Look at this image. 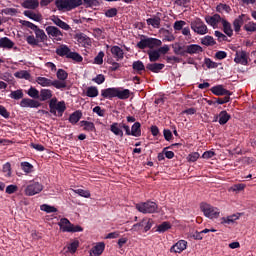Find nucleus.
Masks as SVG:
<instances>
[{
    "mask_svg": "<svg viewBox=\"0 0 256 256\" xmlns=\"http://www.w3.org/2000/svg\"><path fill=\"white\" fill-rule=\"evenodd\" d=\"M101 97L103 99H129L131 97V90L129 89H124L122 87H112V88H106L101 90Z\"/></svg>",
    "mask_w": 256,
    "mask_h": 256,
    "instance_id": "f257e3e1",
    "label": "nucleus"
},
{
    "mask_svg": "<svg viewBox=\"0 0 256 256\" xmlns=\"http://www.w3.org/2000/svg\"><path fill=\"white\" fill-rule=\"evenodd\" d=\"M56 55L59 57H66V59H72V61H75V63L83 62V56L77 52L71 51V48L65 44L60 45L56 49Z\"/></svg>",
    "mask_w": 256,
    "mask_h": 256,
    "instance_id": "f03ea898",
    "label": "nucleus"
},
{
    "mask_svg": "<svg viewBox=\"0 0 256 256\" xmlns=\"http://www.w3.org/2000/svg\"><path fill=\"white\" fill-rule=\"evenodd\" d=\"M161 45H163V42H161V40L157 38H149L145 35H142L136 47L138 49H155V47H161Z\"/></svg>",
    "mask_w": 256,
    "mask_h": 256,
    "instance_id": "7ed1b4c3",
    "label": "nucleus"
},
{
    "mask_svg": "<svg viewBox=\"0 0 256 256\" xmlns=\"http://www.w3.org/2000/svg\"><path fill=\"white\" fill-rule=\"evenodd\" d=\"M55 5L58 11H73V9H77V7H81L83 5V0H56Z\"/></svg>",
    "mask_w": 256,
    "mask_h": 256,
    "instance_id": "20e7f679",
    "label": "nucleus"
},
{
    "mask_svg": "<svg viewBox=\"0 0 256 256\" xmlns=\"http://www.w3.org/2000/svg\"><path fill=\"white\" fill-rule=\"evenodd\" d=\"M200 210L208 219H219V217H221V210L211 204L202 202L200 204Z\"/></svg>",
    "mask_w": 256,
    "mask_h": 256,
    "instance_id": "39448f33",
    "label": "nucleus"
},
{
    "mask_svg": "<svg viewBox=\"0 0 256 256\" xmlns=\"http://www.w3.org/2000/svg\"><path fill=\"white\" fill-rule=\"evenodd\" d=\"M58 225L63 233H81L83 231V227L73 225L67 218H61Z\"/></svg>",
    "mask_w": 256,
    "mask_h": 256,
    "instance_id": "423d86ee",
    "label": "nucleus"
},
{
    "mask_svg": "<svg viewBox=\"0 0 256 256\" xmlns=\"http://www.w3.org/2000/svg\"><path fill=\"white\" fill-rule=\"evenodd\" d=\"M137 211L139 213H143L144 215H147V213H157L158 205L157 203L148 200L146 202H140L135 205Z\"/></svg>",
    "mask_w": 256,
    "mask_h": 256,
    "instance_id": "0eeeda50",
    "label": "nucleus"
},
{
    "mask_svg": "<svg viewBox=\"0 0 256 256\" xmlns=\"http://www.w3.org/2000/svg\"><path fill=\"white\" fill-rule=\"evenodd\" d=\"M190 27L194 33L197 35H207L209 33V28L205 25V22L201 18H195L190 22Z\"/></svg>",
    "mask_w": 256,
    "mask_h": 256,
    "instance_id": "6e6552de",
    "label": "nucleus"
},
{
    "mask_svg": "<svg viewBox=\"0 0 256 256\" xmlns=\"http://www.w3.org/2000/svg\"><path fill=\"white\" fill-rule=\"evenodd\" d=\"M43 191V184L39 182H31L26 188H25V195L28 197H33V195H37Z\"/></svg>",
    "mask_w": 256,
    "mask_h": 256,
    "instance_id": "1a4fd4ad",
    "label": "nucleus"
},
{
    "mask_svg": "<svg viewBox=\"0 0 256 256\" xmlns=\"http://www.w3.org/2000/svg\"><path fill=\"white\" fill-rule=\"evenodd\" d=\"M151 227H153V219L144 218L141 222L134 224L132 229L134 231H141V229H144V232L147 233Z\"/></svg>",
    "mask_w": 256,
    "mask_h": 256,
    "instance_id": "9d476101",
    "label": "nucleus"
},
{
    "mask_svg": "<svg viewBox=\"0 0 256 256\" xmlns=\"http://www.w3.org/2000/svg\"><path fill=\"white\" fill-rule=\"evenodd\" d=\"M247 21H251V18L247 14H241L233 21V27L235 33H239L241 31V27H243L244 23Z\"/></svg>",
    "mask_w": 256,
    "mask_h": 256,
    "instance_id": "9b49d317",
    "label": "nucleus"
},
{
    "mask_svg": "<svg viewBox=\"0 0 256 256\" xmlns=\"http://www.w3.org/2000/svg\"><path fill=\"white\" fill-rule=\"evenodd\" d=\"M49 37H53L56 41H63V32L55 26H47L45 29Z\"/></svg>",
    "mask_w": 256,
    "mask_h": 256,
    "instance_id": "f8f14e48",
    "label": "nucleus"
},
{
    "mask_svg": "<svg viewBox=\"0 0 256 256\" xmlns=\"http://www.w3.org/2000/svg\"><path fill=\"white\" fill-rule=\"evenodd\" d=\"M223 19L224 18H222L219 14L205 16L206 23L214 29H217L219 27V23H222Z\"/></svg>",
    "mask_w": 256,
    "mask_h": 256,
    "instance_id": "ddd939ff",
    "label": "nucleus"
},
{
    "mask_svg": "<svg viewBox=\"0 0 256 256\" xmlns=\"http://www.w3.org/2000/svg\"><path fill=\"white\" fill-rule=\"evenodd\" d=\"M211 93H213V95H216L217 97H223V95L225 97H231V95H233V92L223 88V85H216L213 86L210 89Z\"/></svg>",
    "mask_w": 256,
    "mask_h": 256,
    "instance_id": "4468645a",
    "label": "nucleus"
},
{
    "mask_svg": "<svg viewBox=\"0 0 256 256\" xmlns=\"http://www.w3.org/2000/svg\"><path fill=\"white\" fill-rule=\"evenodd\" d=\"M248 59H249V56H247V52H245L244 50H241L236 52L234 61L240 65H249Z\"/></svg>",
    "mask_w": 256,
    "mask_h": 256,
    "instance_id": "2eb2a0df",
    "label": "nucleus"
},
{
    "mask_svg": "<svg viewBox=\"0 0 256 256\" xmlns=\"http://www.w3.org/2000/svg\"><path fill=\"white\" fill-rule=\"evenodd\" d=\"M162 16L163 14L161 12H157L152 18L146 20L147 25H151L154 29H159L161 27Z\"/></svg>",
    "mask_w": 256,
    "mask_h": 256,
    "instance_id": "dca6fc26",
    "label": "nucleus"
},
{
    "mask_svg": "<svg viewBox=\"0 0 256 256\" xmlns=\"http://www.w3.org/2000/svg\"><path fill=\"white\" fill-rule=\"evenodd\" d=\"M186 55H199V53H203V47L199 44H190L185 46Z\"/></svg>",
    "mask_w": 256,
    "mask_h": 256,
    "instance_id": "f3484780",
    "label": "nucleus"
},
{
    "mask_svg": "<svg viewBox=\"0 0 256 256\" xmlns=\"http://www.w3.org/2000/svg\"><path fill=\"white\" fill-rule=\"evenodd\" d=\"M41 105V102L29 98H24L20 102V107H30L31 109H37Z\"/></svg>",
    "mask_w": 256,
    "mask_h": 256,
    "instance_id": "a211bd4d",
    "label": "nucleus"
},
{
    "mask_svg": "<svg viewBox=\"0 0 256 256\" xmlns=\"http://www.w3.org/2000/svg\"><path fill=\"white\" fill-rule=\"evenodd\" d=\"M110 52L113 55L114 59H116V61H123L125 57V52H123V49H121V47L112 46Z\"/></svg>",
    "mask_w": 256,
    "mask_h": 256,
    "instance_id": "6ab92c4d",
    "label": "nucleus"
},
{
    "mask_svg": "<svg viewBox=\"0 0 256 256\" xmlns=\"http://www.w3.org/2000/svg\"><path fill=\"white\" fill-rule=\"evenodd\" d=\"M185 249H187V241L180 240L170 248V251L171 253H183Z\"/></svg>",
    "mask_w": 256,
    "mask_h": 256,
    "instance_id": "aec40b11",
    "label": "nucleus"
},
{
    "mask_svg": "<svg viewBox=\"0 0 256 256\" xmlns=\"http://www.w3.org/2000/svg\"><path fill=\"white\" fill-rule=\"evenodd\" d=\"M162 69H165V64L163 63H148L146 65V71H151L152 73H161Z\"/></svg>",
    "mask_w": 256,
    "mask_h": 256,
    "instance_id": "412c9836",
    "label": "nucleus"
},
{
    "mask_svg": "<svg viewBox=\"0 0 256 256\" xmlns=\"http://www.w3.org/2000/svg\"><path fill=\"white\" fill-rule=\"evenodd\" d=\"M51 21L54 23V25H57V27H60V29H63L64 31H69V29H71V26L61 20L59 16L53 15L51 17Z\"/></svg>",
    "mask_w": 256,
    "mask_h": 256,
    "instance_id": "4be33fe9",
    "label": "nucleus"
},
{
    "mask_svg": "<svg viewBox=\"0 0 256 256\" xmlns=\"http://www.w3.org/2000/svg\"><path fill=\"white\" fill-rule=\"evenodd\" d=\"M103 251H105V242H99L94 247H92L90 250V255L101 256L103 255Z\"/></svg>",
    "mask_w": 256,
    "mask_h": 256,
    "instance_id": "5701e85b",
    "label": "nucleus"
},
{
    "mask_svg": "<svg viewBox=\"0 0 256 256\" xmlns=\"http://www.w3.org/2000/svg\"><path fill=\"white\" fill-rule=\"evenodd\" d=\"M13 45H15V42L8 37L0 38V49H7V51H11V49H13Z\"/></svg>",
    "mask_w": 256,
    "mask_h": 256,
    "instance_id": "b1692460",
    "label": "nucleus"
},
{
    "mask_svg": "<svg viewBox=\"0 0 256 256\" xmlns=\"http://www.w3.org/2000/svg\"><path fill=\"white\" fill-rule=\"evenodd\" d=\"M80 125L83 128V131H87L88 133H95L97 131V128H95V123L89 122L87 120L80 121Z\"/></svg>",
    "mask_w": 256,
    "mask_h": 256,
    "instance_id": "393cba45",
    "label": "nucleus"
},
{
    "mask_svg": "<svg viewBox=\"0 0 256 256\" xmlns=\"http://www.w3.org/2000/svg\"><path fill=\"white\" fill-rule=\"evenodd\" d=\"M222 27H223V32L227 37H233V28L231 26V22L227 21V19H222Z\"/></svg>",
    "mask_w": 256,
    "mask_h": 256,
    "instance_id": "a878e982",
    "label": "nucleus"
},
{
    "mask_svg": "<svg viewBox=\"0 0 256 256\" xmlns=\"http://www.w3.org/2000/svg\"><path fill=\"white\" fill-rule=\"evenodd\" d=\"M132 69L138 74V75H142L143 71H145L147 69V67H145V64H143V61L141 60H137L134 61L132 64Z\"/></svg>",
    "mask_w": 256,
    "mask_h": 256,
    "instance_id": "bb28decb",
    "label": "nucleus"
},
{
    "mask_svg": "<svg viewBox=\"0 0 256 256\" xmlns=\"http://www.w3.org/2000/svg\"><path fill=\"white\" fill-rule=\"evenodd\" d=\"M81 117H83V113L79 110H76L75 112H73L70 116H69V123H71L72 125H77V123H79V121H81Z\"/></svg>",
    "mask_w": 256,
    "mask_h": 256,
    "instance_id": "cd10ccee",
    "label": "nucleus"
},
{
    "mask_svg": "<svg viewBox=\"0 0 256 256\" xmlns=\"http://www.w3.org/2000/svg\"><path fill=\"white\" fill-rule=\"evenodd\" d=\"M21 5L23 9L35 10L39 7V0H24Z\"/></svg>",
    "mask_w": 256,
    "mask_h": 256,
    "instance_id": "c85d7f7f",
    "label": "nucleus"
},
{
    "mask_svg": "<svg viewBox=\"0 0 256 256\" xmlns=\"http://www.w3.org/2000/svg\"><path fill=\"white\" fill-rule=\"evenodd\" d=\"M111 133H114L117 137H123V130L121 123L114 122L110 125Z\"/></svg>",
    "mask_w": 256,
    "mask_h": 256,
    "instance_id": "c756f323",
    "label": "nucleus"
},
{
    "mask_svg": "<svg viewBox=\"0 0 256 256\" xmlns=\"http://www.w3.org/2000/svg\"><path fill=\"white\" fill-rule=\"evenodd\" d=\"M24 15L25 17H28V19H32V21H37L38 23L43 19V16L40 13H34L31 10H25Z\"/></svg>",
    "mask_w": 256,
    "mask_h": 256,
    "instance_id": "7c9ffc66",
    "label": "nucleus"
},
{
    "mask_svg": "<svg viewBox=\"0 0 256 256\" xmlns=\"http://www.w3.org/2000/svg\"><path fill=\"white\" fill-rule=\"evenodd\" d=\"M231 120V114L227 113L225 110L221 111L219 113V125H227L229 121Z\"/></svg>",
    "mask_w": 256,
    "mask_h": 256,
    "instance_id": "2f4dec72",
    "label": "nucleus"
},
{
    "mask_svg": "<svg viewBox=\"0 0 256 256\" xmlns=\"http://www.w3.org/2000/svg\"><path fill=\"white\" fill-rule=\"evenodd\" d=\"M53 98V91L50 89H41L39 101H49V99Z\"/></svg>",
    "mask_w": 256,
    "mask_h": 256,
    "instance_id": "473e14b6",
    "label": "nucleus"
},
{
    "mask_svg": "<svg viewBox=\"0 0 256 256\" xmlns=\"http://www.w3.org/2000/svg\"><path fill=\"white\" fill-rule=\"evenodd\" d=\"M36 83H38V85H41V87H52L53 80L40 76L36 78Z\"/></svg>",
    "mask_w": 256,
    "mask_h": 256,
    "instance_id": "72a5a7b5",
    "label": "nucleus"
},
{
    "mask_svg": "<svg viewBox=\"0 0 256 256\" xmlns=\"http://www.w3.org/2000/svg\"><path fill=\"white\" fill-rule=\"evenodd\" d=\"M201 44L205 45V47H213L214 45H217V42L215 41V38L213 36H205L201 38Z\"/></svg>",
    "mask_w": 256,
    "mask_h": 256,
    "instance_id": "f704fd0d",
    "label": "nucleus"
},
{
    "mask_svg": "<svg viewBox=\"0 0 256 256\" xmlns=\"http://www.w3.org/2000/svg\"><path fill=\"white\" fill-rule=\"evenodd\" d=\"M132 137H141V123L135 122L131 127Z\"/></svg>",
    "mask_w": 256,
    "mask_h": 256,
    "instance_id": "c9c22d12",
    "label": "nucleus"
},
{
    "mask_svg": "<svg viewBox=\"0 0 256 256\" xmlns=\"http://www.w3.org/2000/svg\"><path fill=\"white\" fill-rule=\"evenodd\" d=\"M34 33L39 43H45V41H47V34H45L43 29L38 28Z\"/></svg>",
    "mask_w": 256,
    "mask_h": 256,
    "instance_id": "e433bc0d",
    "label": "nucleus"
},
{
    "mask_svg": "<svg viewBox=\"0 0 256 256\" xmlns=\"http://www.w3.org/2000/svg\"><path fill=\"white\" fill-rule=\"evenodd\" d=\"M14 77H16L17 79H25L26 81H29V79H31V73H29L26 70H21V71L15 72Z\"/></svg>",
    "mask_w": 256,
    "mask_h": 256,
    "instance_id": "4c0bfd02",
    "label": "nucleus"
},
{
    "mask_svg": "<svg viewBox=\"0 0 256 256\" xmlns=\"http://www.w3.org/2000/svg\"><path fill=\"white\" fill-rule=\"evenodd\" d=\"M148 57L151 63H157L161 59V54L157 50H152L148 52Z\"/></svg>",
    "mask_w": 256,
    "mask_h": 256,
    "instance_id": "58836bf2",
    "label": "nucleus"
},
{
    "mask_svg": "<svg viewBox=\"0 0 256 256\" xmlns=\"http://www.w3.org/2000/svg\"><path fill=\"white\" fill-rule=\"evenodd\" d=\"M86 96L91 97V98L98 97L99 96V89H97V87H95V86L88 87L87 90H86Z\"/></svg>",
    "mask_w": 256,
    "mask_h": 256,
    "instance_id": "ea45409f",
    "label": "nucleus"
},
{
    "mask_svg": "<svg viewBox=\"0 0 256 256\" xmlns=\"http://www.w3.org/2000/svg\"><path fill=\"white\" fill-rule=\"evenodd\" d=\"M173 51H174L175 55H180V57L187 56L185 46H181V45L175 46V47H173Z\"/></svg>",
    "mask_w": 256,
    "mask_h": 256,
    "instance_id": "a19ab883",
    "label": "nucleus"
},
{
    "mask_svg": "<svg viewBox=\"0 0 256 256\" xmlns=\"http://www.w3.org/2000/svg\"><path fill=\"white\" fill-rule=\"evenodd\" d=\"M56 111H58V117H63V113H65L67 106L65 105V101H60L56 105Z\"/></svg>",
    "mask_w": 256,
    "mask_h": 256,
    "instance_id": "79ce46f5",
    "label": "nucleus"
},
{
    "mask_svg": "<svg viewBox=\"0 0 256 256\" xmlns=\"http://www.w3.org/2000/svg\"><path fill=\"white\" fill-rule=\"evenodd\" d=\"M26 42L28 43V45H30L31 47H40L39 45V40L37 38H35L34 35H29L26 37Z\"/></svg>",
    "mask_w": 256,
    "mask_h": 256,
    "instance_id": "37998d69",
    "label": "nucleus"
},
{
    "mask_svg": "<svg viewBox=\"0 0 256 256\" xmlns=\"http://www.w3.org/2000/svg\"><path fill=\"white\" fill-rule=\"evenodd\" d=\"M244 31H246L247 33H255L256 32V23L253 21H250L248 23H246L243 26Z\"/></svg>",
    "mask_w": 256,
    "mask_h": 256,
    "instance_id": "c03bdc74",
    "label": "nucleus"
},
{
    "mask_svg": "<svg viewBox=\"0 0 256 256\" xmlns=\"http://www.w3.org/2000/svg\"><path fill=\"white\" fill-rule=\"evenodd\" d=\"M52 87H55V89H66L67 82L63 80H52Z\"/></svg>",
    "mask_w": 256,
    "mask_h": 256,
    "instance_id": "a18cd8bd",
    "label": "nucleus"
},
{
    "mask_svg": "<svg viewBox=\"0 0 256 256\" xmlns=\"http://www.w3.org/2000/svg\"><path fill=\"white\" fill-rule=\"evenodd\" d=\"M52 87H55V89H66L67 82L63 80H52Z\"/></svg>",
    "mask_w": 256,
    "mask_h": 256,
    "instance_id": "49530a36",
    "label": "nucleus"
},
{
    "mask_svg": "<svg viewBox=\"0 0 256 256\" xmlns=\"http://www.w3.org/2000/svg\"><path fill=\"white\" fill-rule=\"evenodd\" d=\"M217 13H223L225 11L226 13H231V6L227 4L220 3L216 7Z\"/></svg>",
    "mask_w": 256,
    "mask_h": 256,
    "instance_id": "de8ad7c7",
    "label": "nucleus"
},
{
    "mask_svg": "<svg viewBox=\"0 0 256 256\" xmlns=\"http://www.w3.org/2000/svg\"><path fill=\"white\" fill-rule=\"evenodd\" d=\"M20 167L24 173H33V164L29 162H21Z\"/></svg>",
    "mask_w": 256,
    "mask_h": 256,
    "instance_id": "09e8293b",
    "label": "nucleus"
},
{
    "mask_svg": "<svg viewBox=\"0 0 256 256\" xmlns=\"http://www.w3.org/2000/svg\"><path fill=\"white\" fill-rule=\"evenodd\" d=\"M169 229H171V223L169 222H163L157 227L158 233H165V231H169Z\"/></svg>",
    "mask_w": 256,
    "mask_h": 256,
    "instance_id": "8fccbe9b",
    "label": "nucleus"
},
{
    "mask_svg": "<svg viewBox=\"0 0 256 256\" xmlns=\"http://www.w3.org/2000/svg\"><path fill=\"white\" fill-rule=\"evenodd\" d=\"M40 94H41V92H39V90H37V88H35V87H30L28 90V95L32 99H39Z\"/></svg>",
    "mask_w": 256,
    "mask_h": 256,
    "instance_id": "3c124183",
    "label": "nucleus"
},
{
    "mask_svg": "<svg viewBox=\"0 0 256 256\" xmlns=\"http://www.w3.org/2000/svg\"><path fill=\"white\" fill-rule=\"evenodd\" d=\"M56 77L59 81H66L67 77H69V74L63 69H58Z\"/></svg>",
    "mask_w": 256,
    "mask_h": 256,
    "instance_id": "603ef678",
    "label": "nucleus"
},
{
    "mask_svg": "<svg viewBox=\"0 0 256 256\" xmlns=\"http://www.w3.org/2000/svg\"><path fill=\"white\" fill-rule=\"evenodd\" d=\"M237 219H239V217L237 215H232V216H228V217H222V224H227V225H231V223H235V221H237Z\"/></svg>",
    "mask_w": 256,
    "mask_h": 256,
    "instance_id": "864d4df0",
    "label": "nucleus"
},
{
    "mask_svg": "<svg viewBox=\"0 0 256 256\" xmlns=\"http://www.w3.org/2000/svg\"><path fill=\"white\" fill-rule=\"evenodd\" d=\"M11 99H15L16 101H19V99H23V90H16L12 91L9 95Z\"/></svg>",
    "mask_w": 256,
    "mask_h": 256,
    "instance_id": "5fc2aeb1",
    "label": "nucleus"
},
{
    "mask_svg": "<svg viewBox=\"0 0 256 256\" xmlns=\"http://www.w3.org/2000/svg\"><path fill=\"white\" fill-rule=\"evenodd\" d=\"M73 191L74 193H76L80 197H84L85 199H89V197H91V192H89V190L76 189Z\"/></svg>",
    "mask_w": 256,
    "mask_h": 256,
    "instance_id": "6e6d98bb",
    "label": "nucleus"
},
{
    "mask_svg": "<svg viewBox=\"0 0 256 256\" xmlns=\"http://www.w3.org/2000/svg\"><path fill=\"white\" fill-rule=\"evenodd\" d=\"M82 5H84L86 8L99 7V2L97 0H83Z\"/></svg>",
    "mask_w": 256,
    "mask_h": 256,
    "instance_id": "4d7b16f0",
    "label": "nucleus"
},
{
    "mask_svg": "<svg viewBox=\"0 0 256 256\" xmlns=\"http://www.w3.org/2000/svg\"><path fill=\"white\" fill-rule=\"evenodd\" d=\"M2 171L5 177H11V163L6 162L2 167Z\"/></svg>",
    "mask_w": 256,
    "mask_h": 256,
    "instance_id": "13d9d810",
    "label": "nucleus"
},
{
    "mask_svg": "<svg viewBox=\"0 0 256 256\" xmlns=\"http://www.w3.org/2000/svg\"><path fill=\"white\" fill-rule=\"evenodd\" d=\"M215 37H217L219 43H223V41H228L227 35L223 34L221 31L216 30L214 32Z\"/></svg>",
    "mask_w": 256,
    "mask_h": 256,
    "instance_id": "bf43d9fd",
    "label": "nucleus"
},
{
    "mask_svg": "<svg viewBox=\"0 0 256 256\" xmlns=\"http://www.w3.org/2000/svg\"><path fill=\"white\" fill-rule=\"evenodd\" d=\"M204 63L208 69H217V67H219V65L210 58H205Z\"/></svg>",
    "mask_w": 256,
    "mask_h": 256,
    "instance_id": "052dcab7",
    "label": "nucleus"
},
{
    "mask_svg": "<svg viewBox=\"0 0 256 256\" xmlns=\"http://www.w3.org/2000/svg\"><path fill=\"white\" fill-rule=\"evenodd\" d=\"M41 211H45V213H57V208L44 204L41 206Z\"/></svg>",
    "mask_w": 256,
    "mask_h": 256,
    "instance_id": "680f3d73",
    "label": "nucleus"
},
{
    "mask_svg": "<svg viewBox=\"0 0 256 256\" xmlns=\"http://www.w3.org/2000/svg\"><path fill=\"white\" fill-rule=\"evenodd\" d=\"M185 25H187V22L183 21V20H178L174 23V31H182L183 27H185Z\"/></svg>",
    "mask_w": 256,
    "mask_h": 256,
    "instance_id": "e2e57ef3",
    "label": "nucleus"
},
{
    "mask_svg": "<svg viewBox=\"0 0 256 256\" xmlns=\"http://www.w3.org/2000/svg\"><path fill=\"white\" fill-rule=\"evenodd\" d=\"M117 13H118L117 8H110L105 11L104 15L105 17L113 18V17H117Z\"/></svg>",
    "mask_w": 256,
    "mask_h": 256,
    "instance_id": "0e129e2a",
    "label": "nucleus"
},
{
    "mask_svg": "<svg viewBox=\"0 0 256 256\" xmlns=\"http://www.w3.org/2000/svg\"><path fill=\"white\" fill-rule=\"evenodd\" d=\"M77 249H79V241H74L68 246V251L72 254L77 253Z\"/></svg>",
    "mask_w": 256,
    "mask_h": 256,
    "instance_id": "69168bd1",
    "label": "nucleus"
},
{
    "mask_svg": "<svg viewBox=\"0 0 256 256\" xmlns=\"http://www.w3.org/2000/svg\"><path fill=\"white\" fill-rule=\"evenodd\" d=\"M199 157H201L199 152H193V153L188 155V161L190 163H195V161H197V159H199Z\"/></svg>",
    "mask_w": 256,
    "mask_h": 256,
    "instance_id": "338daca9",
    "label": "nucleus"
},
{
    "mask_svg": "<svg viewBox=\"0 0 256 256\" xmlns=\"http://www.w3.org/2000/svg\"><path fill=\"white\" fill-rule=\"evenodd\" d=\"M166 61L167 63H171L173 65V63H181V58L177 56H167Z\"/></svg>",
    "mask_w": 256,
    "mask_h": 256,
    "instance_id": "774afa93",
    "label": "nucleus"
}]
</instances>
